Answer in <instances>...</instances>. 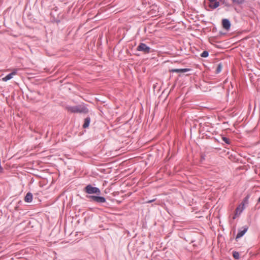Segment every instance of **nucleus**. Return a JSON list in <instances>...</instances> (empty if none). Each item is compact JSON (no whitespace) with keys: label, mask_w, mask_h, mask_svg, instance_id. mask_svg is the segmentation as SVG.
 <instances>
[{"label":"nucleus","mask_w":260,"mask_h":260,"mask_svg":"<svg viewBox=\"0 0 260 260\" xmlns=\"http://www.w3.org/2000/svg\"><path fill=\"white\" fill-rule=\"evenodd\" d=\"M222 24L223 27L228 30L230 29L231 27V23L230 21L227 19H223L222 21Z\"/></svg>","instance_id":"423d86ee"},{"label":"nucleus","mask_w":260,"mask_h":260,"mask_svg":"<svg viewBox=\"0 0 260 260\" xmlns=\"http://www.w3.org/2000/svg\"><path fill=\"white\" fill-rule=\"evenodd\" d=\"M222 139L225 143L228 144H230V140L228 138L226 137H222Z\"/></svg>","instance_id":"f3484780"},{"label":"nucleus","mask_w":260,"mask_h":260,"mask_svg":"<svg viewBox=\"0 0 260 260\" xmlns=\"http://www.w3.org/2000/svg\"><path fill=\"white\" fill-rule=\"evenodd\" d=\"M28 7V4L26 5V8Z\"/></svg>","instance_id":"b1692460"},{"label":"nucleus","mask_w":260,"mask_h":260,"mask_svg":"<svg viewBox=\"0 0 260 260\" xmlns=\"http://www.w3.org/2000/svg\"><path fill=\"white\" fill-rule=\"evenodd\" d=\"M209 55V53L207 51H203L201 54V56L202 57H207Z\"/></svg>","instance_id":"2eb2a0df"},{"label":"nucleus","mask_w":260,"mask_h":260,"mask_svg":"<svg viewBox=\"0 0 260 260\" xmlns=\"http://www.w3.org/2000/svg\"><path fill=\"white\" fill-rule=\"evenodd\" d=\"M241 207H242V205L241 204L239 205V206L236 208L235 212H236L237 213H238V214L240 215V214H239V212L241 209Z\"/></svg>","instance_id":"a211bd4d"},{"label":"nucleus","mask_w":260,"mask_h":260,"mask_svg":"<svg viewBox=\"0 0 260 260\" xmlns=\"http://www.w3.org/2000/svg\"><path fill=\"white\" fill-rule=\"evenodd\" d=\"M137 50L139 51L143 52L145 54L150 52V48L147 46L145 43H141L137 47Z\"/></svg>","instance_id":"7ed1b4c3"},{"label":"nucleus","mask_w":260,"mask_h":260,"mask_svg":"<svg viewBox=\"0 0 260 260\" xmlns=\"http://www.w3.org/2000/svg\"><path fill=\"white\" fill-rule=\"evenodd\" d=\"M155 200H156L155 199H153V200H149V201H147V202H146V203H152V202H153L155 201Z\"/></svg>","instance_id":"aec40b11"},{"label":"nucleus","mask_w":260,"mask_h":260,"mask_svg":"<svg viewBox=\"0 0 260 260\" xmlns=\"http://www.w3.org/2000/svg\"><path fill=\"white\" fill-rule=\"evenodd\" d=\"M210 2L209 7L212 9H215L219 6V2L216 0H209Z\"/></svg>","instance_id":"0eeeda50"},{"label":"nucleus","mask_w":260,"mask_h":260,"mask_svg":"<svg viewBox=\"0 0 260 260\" xmlns=\"http://www.w3.org/2000/svg\"><path fill=\"white\" fill-rule=\"evenodd\" d=\"M85 191L89 194L96 193L100 194L101 191L98 187H93L91 185H88L85 187Z\"/></svg>","instance_id":"f03ea898"},{"label":"nucleus","mask_w":260,"mask_h":260,"mask_svg":"<svg viewBox=\"0 0 260 260\" xmlns=\"http://www.w3.org/2000/svg\"><path fill=\"white\" fill-rule=\"evenodd\" d=\"M248 226H245L242 227L241 229L239 230L238 233L236 236V239H239L242 237L248 230Z\"/></svg>","instance_id":"39448f33"},{"label":"nucleus","mask_w":260,"mask_h":260,"mask_svg":"<svg viewBox=\"0 0 260 260\" xmlns=\"http://www.w3.org/2000/svg\"><path fill=\"white\" fill-rule=\"evenodd\" d=\"M87 198L89 199L90 201L95 202L97 203H105L106 199L104 197H99L95 196H87Z\"/></svg>","instance_id":"20e7f679"},{"label":"nucleus","mask_w":260,"mask_h":260,"mask_svg":"<svg viewBox=\"0 0 260 260\" xmlns=\"http://www.w3.org/2000/svg\"><path fill=\"white\" fill-rule=\"evenodd\" d=\"M16 72L15 71L12 72V73L8 74L5 77L3 78V81H7L12 78L13 76L15 75Z\"/></svg>","instance_id":"6e6552de"},{"label":"nucleus","mask_w":260,"mask_h":260,"mask_svg":"<svg viewBox=\"0 0 260 260\" xmlns=\"http://www.w3.org/2000/svg\"><path fill=\"white\" fill-rule=\"evenodd\" d=\"M239 215V214H238V213H237L236 212H235V215L233 217V219H235L237 216H238Z\"/></svg>","instance_id":"412c9836"},{"label":"nucleus","mask_w":260,"mask_h":260,"mask_svg":"<svg viewBox=\"0 0 260 260\" xmlns=\"http://www.w3.org/2000/svg\"><path fill=\"white\" fill-rule=\"evenodd\" d=\"M32 178H31L30 183L32 182Z\"/></svg>","instance_id":"5701e85b"},{"label":"nucleus","mask_w":260,"mask_h":260,"mask_svg":"<svg viewBox=\"0 0 260 260\" xmlns=\"http://www.w3.org/2000/svg\"><path fill=\"white\" fill-rule=\"evenodd\" d=\"M26 15H27L26 18H25L24 19H27L28 20H29L31 21V19L32 18V15L30 13H26Z\"/></svg>","instance_id":"dca6fc26"},{"label":"nucleus","mask_w":260,"mask_h":260,"mask_svg":"<svg viewBox=\"0 0 260 260\" xmlns=\"http://www.w3.org/2000/svg\"><path fill=\"white\" fill-rule=\"evenodd\" d=\"M248 197H245L243 201H242V202L241 203V205H242V207H241V209L239 212V214H241L242 213V212L243 211V210H244V209L245 208L244 207V206H245V204H248Z\"/></svg>","instance_id":"9d476101"},{"label":"nucleus","mask_w":260,"mask_h":260,"mask_svg":"<svg viewBox=\"0 0 260 260\" xmlns=\"http://www.w3.org/2000/svg\"><path fill=\"white\" fill-rule=\"evenodd\" d=\"M222 68V64L221 63H219L216 69V71H215L216 74L219 73L221 71Z\"/></svg>","instance_id":"ddd939ff"},{"label":"nucleus","mask_w":260,"mask_h":260,"mask_svg":"<svg viewBox=\"0 0 260 260\" xmlns=\"http://www.w3.org/2000/svg\"><path fill=\"white\" fill-rule=\"evenodd\" d=\"M233 3L236 5H240L243 4L245 0H232Z\"/></svg>","instance_id":"4468645a"},{"label":"nucleus","mask_w":260,"mask_h":260,"mask_svg":"<svg viewBox=\"0 0 260 260\" xmlns=\"http://www.w3.org/2000/svg\"><path fill=\"white\" fill-rule=\"evenodd\" d=\"M258 203H260V197H259V198H258Z\"/></svg>","instance_id":"4be33fe9"},{"label":"nucleus","mask_w":260,"mask_h":260,"mask_svg":"<svg viewBox=\"0 0 260 260\" xmlns=\"http://www.w3.org/2000/svg\"><path fill=\"white\" fill-rule=\"evenodd\" d=\"M233 256L236 259H238L239 258V254L238 252H234L233 253Z\"/></svg>","instance_id":"6ab92c4d"},{"label":"nucleus","mask_w":260,"mask_h":260,"mask_svg":"<svg viewBox=\"0 0 260 260\" xmlns=\"http://www.w3.org/2000/svg\"><path fill=\"white\" fill-rule=\"evenodd\" d=\"M90 122V118L89 117H86L84 119V122L83 125V127L84 128L88 127L89 126Z\"/></svg>","instance_id":"f8f14e48"},{"label":"nucleus","mask_w":260,"mask_h":260,"mask_svg":"<svg viewBox=\"0 0 260 260\" xmlns=\"http://www.w3.org/2000/svg\"><path fill=\"white\" fill-rule=\"evenodd\" d=\"M189 71H190L189 69H172L171 70V71L172 72H176V73H185Z\"/></svg>","instance_id":"9b49d317"},{"label":"nucleus","mask_w":260,"mask_h":260,"mask_svg":"<svg viewBox=\"0 0 260 260\" xmlns=\"http://www.w3.org/2000/svg\"><path fill=\"white\" fill-rule=\"evenodd\" d=\"M32 200V194L31 192H28L24 197V201L26 202L29 203L31 202Z\"/></svg>","instance_id":"1a4fd4ad"},{"label":"nucleus","mask_w":260,"mask_h":260,"mask_svg":"<svg viewBox=\"0 0 260 260\" xmlns=\"http://www.w3.org/2000/svg\"><path fill=\"white\" fill-rule=\"evenodd\" d=\"M66 109L68 112L74 113H87L88 110L84 104L74 106H67Z\"/></svg>","instance_id":"f257e3e1"}]
</instances>
